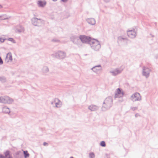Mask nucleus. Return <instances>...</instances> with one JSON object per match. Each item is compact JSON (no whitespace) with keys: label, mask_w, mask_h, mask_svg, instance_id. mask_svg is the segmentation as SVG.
<instances>
[{"label":"nucleus","mask_w":158,"mask_h":158,"mask_svg":"<svg viewBox=\"0 0 158 158\" xmlns=\"http://www.w3.org/2000/svg\"><path fill=\"white\" fill-rule=\"evenodd\" d=\"M32 24L35 26H42L44 24V21L41 19L34 17L31 19Z\"/></svg>","instance_id":"obj_1"},{"label":"nucleus","mask_w":158,"mask_h":158,"mask_svg":"<svg viewBox=\"0 0 158 158\" xmlns=\"http://www.w3.org/2000/svg\"><path fill=\"white\" fill-rule=\"evenodd\" d=\"M92 47L93 49L95 50H98L101 48V46L99 42L95 40H93Z\"/></svg>","instance_id":"obj_2"},{"label":"nucleus","mask_w":158,"mask_h":158,"mask_svg":"<svg viewBox=\"0 0 158 158\" xmlns=\"http://www.w3.org/2000/svg\"><path fill=\"white\" fill-rule=\"evenodd\" d=\"M80 38L81 41L84 43L88 42L91 40V38L85 35H81Z\"/></svg>","instance_id":"obj_3"},{"label":"nucleus","mask_w":158,"mask_h":158,"mask_svg":"<svg viewBox=\"0 0 158 158\" xmlns=\"http://www.w3.org/2000/svg\"><path fill=\"white\" fill-rule=\"evenodd\" d=\"M123 92L118 88L117 89L116 91L115 94V97L116 98H120L123 97Z\"/></svg>","instance_id":"obj_4"},{"label":"nucleus","mask_w":158,"mask_h":158,"mask_svg":"<svg viewBox=\"0 0 158 158\" xmlns=\"http://www.w3.org/2000/svg\"><path fill=\"white\" fill-rule=\"evenodd\" d=\"M141 98L140 94L138 93H135L132 95L131 99L133 101H135L140 100Z\"/></svg>","instance_id":"obj_5"},{"label":"nucleus","mask_w":158,"mask_h":158,"mask_svg":"<svg viewBox=\"0 0 158 158\" xmlns=\"http://www.w3.org/2000/svg\"><path fill=\"white\" fill-rule=\"evenodd\" d=\"M47 4L45 0H39L37 2L38 6L40 8H44Z\"/></svg>","instance_id":"obj_6"},{"label":"nucleus","mask_w":158,"mask_h":158,"mask_svg":"<svg viewBox=\"0 0 158 158\" xmlns=\"http://www.w3.org/2000/svg\"><path fill=\"white\" fill-rule=\"evenodd\" d=\"M4 156L0 154V158H12L9 151H6L4 153Z\"/></svg>","instance_id":"obj_7"},{"label":"nucleus","mask_w":158,"mask_h":158,"mask_svg":"<svg viewBox=\"0 0 158 158\" xmlns=\"http://www.w3.org/2000/svg\"><path fill=\"white\" fill-rule=\"evenodd\" d=\"M86 22L89 24L93 25L95 24L96 21L95 19L93 18H88L86 19Z\"/></svg>","instance_id":"obj_8"},{"label":"nucleus","mask_w":158,"mask_h":158,"mask_svg":"<svg viewBox=\"0 0 158 158\" xmlns=\"http://www.w3.org/2000/svg\"><path fill=\"white\" fill-rule=\"evenodd\" d=\"M5 60L7 62L11 61L12 60V55L11 53H9L7 54Z\"/></svg>","instance_id":"obj_9"},{"label":"nucleus","mask_w":158,"mask_h":158,"mask_svg":"<svg viewBox=\"0 0 158 158\" xmlns=\"http://www.w3.org/2000/svg\"><path fill=\"white\" fill-rule=\"evenodd\" d=\"M127 34L128 36L131 38H133L135 36V33L133 30H128L127 31Z\"/></svg>","instance_id":"obj_10"},{"label":"nucleus","mask_w":158,"mask_h":158,"mask_svg":"<svg viewBox=\"0 0 158 158\" xmlns=\"http://www.w3.org/2000/svg\"><path fill=\"white\" fill-rule=\"evenodd\" d=\"M150 70L148 68H145L143 69V74L145 76H147L149 75Z\"/></svg>","instance_id":"obj_11"},{"label":"nucleus","mask_w":158,"mask_h":158,"mask_svg":"<svg viewBox=\"0 0 158 158\" xmlns=\"http://www.w3.org/2000/svg\"><path fill=\"white\" fill-rule=\"evenodd\" d=\"M123 69V68H122L120 70L118 69H116L113 72V73L114 74H117L121 72Z\"/></svg>","instance_id":"obj_12"},{"label":"nucleus","mask_w":158,"mask_h":158,"mask_svg":"<svg viewBox=\"0 0 158 158\" xmlns=\"http://www.w3.org/2000/svg\"><path fill=\"white\" fill-rule=\"evenodd\" d=\"M3 111L6 113H9L10 112L9 109L8 108L6 107L3 108Z\"/></svg>","instance_id":"obj_13"},{"label":"nucleus","mask_w":158,"mask_h":158,"mask_svg":"<svg viewBox=\"0 0 158 158\" xmlns=\"http://www.w3.org/2000/svg\"><path fill=\"white\" fill-rule=\"evenodd\" d=\"M96 108V107L94 106H91L89 107V109L92 111L95 110Z\"/></svg>","instance_id":"obj_14"},{"label":"nucleus","mask_w":158,"mask_h":158,"mask_svg":"<svg viewBox=\"0 0 158 158\" xmlns=\"http://www.w3.org/2000/svg\"><path fill=\"white\" fill-rule=\"evenodd\" d=\"M24 154V157L25 158H27L29 156V154L28 152L26 151H24L23 152Z\"/></svg>","instance_id":"obj_15"},{"label":"nucleus","mask_w":158,"mask_h":158,"mask_svg":"<svg viewBox=\"0 0 158 158\" xmlns=\"http://www.w3.org/2000/svg\"><path fill=\"white\" fill-rule=\"evenodd\" d=\"M100 145L102 147H104L106 146V143L104 141H102L100 143Z\"/></svg>","instance_id":"obj_16"},{"label":"nucleus","mask_w":158,"mask_h":158,"mask_svg":"<svg viewBox=\"0 0 158 158\" xmlns=\"http://www.w3.org/2000/svg\"><path fill=\"white\" fill-rule=\"evenodd\" d=\"M8 40L10 41H11V42H12L14 43H15V41L13 39V38H9L8 39Z\"/></svg>","instance_id":"obj_17"},{"label":"nucleus","mask_w":158,"mask_h":158,"mask_svg":"<svg viewBox=\"0 0 158 158\" xmlns=\"http://www.w3.org/2000/svg\"><path fill=\"white\" fill-rule=\"evenodd\" d=\"M94 155L93 153H90L89 156L91 158H94Z\"/></svg>","instance_id":"obj_18"},{"label":"nucleus","mask_w":158,"mask_h":158,"mask_svg":"<svg viewBox=\"0 0 158 158\" xmlns=\"http://www.w3.org/2000/svg\"><path fill=\"white\" fill-rule=\"evenodd\" d=\"M23 29V27L21 25H19L18 26V28H17V30H22Z\"/></svg>","instance_id":"obj_19"},{"label":"nucleus","mask_w":158,"mask_h":158,"mask_svg":"<svg viewBox=\"0 0 158 158\" xmlns=\"http://www.w3.org/2000/svg\"><path fill=\"white\" fill-rule=\"evenodd\" d=\"M5 41V39L2 38H0V41L1 42H3L4 41Z\"/></svg>","instance_id":"obj_20"},{"label":"nucleus","mask_w":158,"mask_h":158,"mask_svg":"<svg viewBox=\"0 0 158 158\" xmlns=\"http://www.w3.org/2000/svg\"><path fill=\"white\" fill-rule=\"evenodd\" d=\"M123 41H126V40L124 39H121L119 40V41H120V42H122Z\"/></svg>","instance_id":"obj_21"},{"label":"nucleus","mask_w":158,"mask_h":158,"mask_svg":"<svg viewBox=\"0 0 158 158\" xmlns=\"http://www.w3.org/2000/svg\"><path fill=\"white\" fill-rule=\"evenodd\" d=\"M10 18V17H6V18H4L3 19H2V20H6V19H9Z\"/></svg>","instance_id":"obj_22"},{"label":"nucleus","mask_w":158,"mask_h":158,"mask_svg":"<svg viewBox=\"0 0 158 158\" xmlns=\"http://www.w3.org/2000/svg\"><path fill=\"white\" fill-rule=\"evenodd\" d=\"M3 62L1 58L0 57V64H3Z\"/></svg>","instance_id":"obj_23"},{"label":"nucleus","mask_w":158,"mask_h":158,"mask_svg":"<svg viewBox=\"0 0 158 158\" xmlns=\"http://www.w3.org/2000/svg\"><path fill=\"white\" fill-rule=\"evenodd\" d=\"M104 2H109L110 0H103Z\"/></svg>","instance_id":"obj_24"},{"label":"nucleus","mask_w":158,"mask_h":158,"mask_svg":"<svg viewBox=\"0 0 158 158\" xmlns=\"http://www.w3.org/2000/svg\"><path fill=\"white\" fill-rule=\"evenodd\" d=\"M43 145L44 146H45L47 145H48V143L45 142H44L43 143Z\"/></svg>","instance_id":"obj_25"},{"label":"nucleus","mask_w":158,"mask_h":158,"mask_svg":"<svg viewBox=\"0 0 158 158\" xmlns=\"http://www.w3.org/2000/svg\"><path fill=\"white\" fill-rule=\"evenodd\" d=\"M61 1L64 2H66L67 1V0H61Z\"/></svg>","instance_id":"obj_26"},{"label":"nucleus","mask_w":158,"mask_h":158,"mask_svg":"<svg viewBox=\"0 0 158 158\" xmlns=\"http://www.w3.org/2000/svg\"><path fill=\"white\" fill-rule=\"evenodd\" d=\"M3 7L2 6L0 5V9L2 8Z\"/></svg>","instance_id":"obj_27"},{"label":"nucleus","mask_w":158,"mask_h":158,"mask_svg":"<svg viewBox=\"0 0 158 158\" xmlns=\"http://www.w3.org/2000/svg\"><path fill=\"white\" fill-rule=\"evenodd\" d=\"M1 98H0V102H3V101H2V100H1Z\"/></svg>","instance_id":"obj_28"},{"label":"nucleus","mask_w":158,"mask_h":158,"mask_svg":"<svg viewBox=\"0 0 158 158\" xmlns=\"http://www.w3.org/2000/svg\"><path fill=\"white\" fill-rule=\"evenodd\" d=\"M108 99H106V100H105V101L106 102L107 101H108Z\"/></svg>","instance_id":"obj_29"},{"label":"nucleus","mask_w":158,"mask_h":158,"mask_svg":"<svg viewBox=\"0 0 158 158\" xmlns=\"http://www.w3.org/2000/svg\"><path fill=\"white\" fill-rule=\"evenodd\" d=\"M53 1L55 2L57 0H52Z\"/></svg>","instance_id":"obj_30"},{"label":"nucleus","mask_w":158,"mask_h":158,"mask_svg":"<svg viewBox=\"0 0 158 158\" xmlns=\"http://www.w3.org/2000/svg\"><path fill=\"white\" fill-rule=\"evenodd\" d=\"M110 99V101L111 102H112V99Z\"/></svg>","instance_id":"obj_31"},{"label":"nucleus","mask_w":158,"mask_h":158,"mask_svg":"<svg viewBox=\"0 0 158 158\" xmlns=\"http://www.w3.org/2000/svg\"><path fill=\"white\" fill-rule=\"evenodd\" d=\"M2 17V16H0V18H1Z\"/></svg>","instance_id":"obj_32"}]
</instances>
